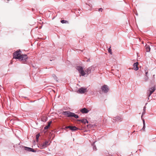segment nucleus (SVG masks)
<instances>
[{
    "label": "nucleus",
    "mask_w": 156,
    "mask_h": 156,
    "mask_svg": "<svg viewBox=\"0 0 156 156\" xmlns=\"http://www.w3.org/2000/svg\"><path fill=\"white\" fill-rule=\"evenodd\" d=\"M62 114L69 117H74L76 119L79 118V116L69 111H63L62 112Z\"/></svg>",
    "instance_id": "1"
},
{
    "label": "nucleus",
    "mask_w": 156,
    "mask_h": 156,
    "mask_svg": "<svg viewBox=\"0 0 156 156\" xmlns=\"http://www.w3.org/2000/svg\"><path fill=\"white\" fill-rule=\"evenodd\" d=\"M147 73H148V72H146V71L145 72V76H147Z\"/></svg>",
    "instance_id": "28"
},
{
    "label": "nucleus",
    "mask_w": 156,
    "mask_h": 156,
    "mask_svg": "<svg viewBox=\"0 0 156 156\" xmlns=\"http://www.w3.org/2000/svg\"><path fill=\"white\" fill-rule=\"evenodd\" d=\"M147 104V103H146L145 104H146V105Z\"/></svg>",
    "instance_id": "32"
},
{
    "label": "nucleus",
    "mask_w": 156,
    "mask_h": 156,
    "mask_svg": "<svg viewBox=\"0 0 156 156\" xmlns=\"http://www.w3.org/2000/svg\"><path fill=\"white\" fill-rule=\"evenodd\" d=\"M102 91L105 93L108 92L109 90L108 87L106 85L102 86L101 87Z\"/></svg>",
    "instance_id": "6"
},
{
    "label": "nucleus",
    "mask_w": 156,
    "mask_h": 156,
    "mask_svg": "<svg viewBox=\"0 0 156 156\" xmlns=\"http://www.w3.org/2000/svg\"><path fill=\"white\" fill-rule=\"evenodd\" d=\"M22 56L20 58H21L20 59H21V60H24V61H26V60L27 59L28 57L27 55L25 54H22L21 55Z\"/></svg>",
    "instance_id": "11"
},
{
    "label": "nucleus",
    "mask_w": 156,
    "mask_h": 156,
    "mask_svg": "<svg viewBox=\"0 0 156 156\" xmlns=\"http://www.w3.org/2000/svg\"><path fill=\"white\" fill-rule=\"evenodd\" d=\"M103 10V9L101 8H100L99 9V11H101V12H102Z\"/></svg>",
    "instance_id": "27"
},
{
    "label": "nucleus",
    "mask_w": 156,
    "mask_h": 156,
    "mask_svg": "<svg viewBox=\"0 0 156 156\" xmlns=\"http://www.w3.org/2000/svg\"><path fill=\"white\" fill-rule=\"evenodd\" d=\"M76 69L82 76H84L85 75V72L84 71L83 68L82 67L77 66L76 67Z\"/></svg>",
    "instance_id": "3"
},
{
    "label": "nucleus",
    "mask_w": 156,
    "mask_h": 156,
    "mask_svg": "<svg viewBox=\"0 0 156 156\" xmlns=\"http://www.w3.org/2000/svg\"><path fill=\"white\" fill-rule=\"evenodd\" d=\"M47 121V119H45V121Z\"/></svg>",
    "instance_id": "31"
},
{
    "label": "nucleus",
    "mask_w": 156,
    "mask_h": 156,
    "mask_svg": "<svg viewBox=\"0 0 156 156\" xmlns=\"http://www.w3.org/2000/svg\"><path fill=\"white\" fill-rule=\"evenodd\" d=\"M108 52L110 53L111 55L112 54V49H111V46H110L108 49Z\"/></svg>",
    "instance_id": "20"
},
{
    "label": "nucleus",
    "mask_w": 156,
    "mask_h": 156,
    "mask_svg": "<svg viewBox=\"0 0 156 156\" xmlns=\"http://www.w3.org/2000/svg\"><path fill=\"white\" fill-rule=\"evenodd\" d=\"M143 122V126L141 130H143L144 131L145 129V121L144 119H142Z\"/></svg>",
    "instance_id": "17"
},
{
    "label": "nucleus",
    "mask_w": 156,
    "mask_h": 156,
    "mask_svg": "<svg viewBox=\"0 0 156 156\" xmlns=\"http://www.w3.org/2000/svg\"><path fill=\"white\" fill-rule=\"evenodd\" d=\"M68 128H69V129L72 131H75L78 129L75 126H68Z\"/></svg>",
    "instance_id": "12"
},
{
    "label": "nucleus",
    "mask_w": 156,
    "mask_h": 156,
    "mask_svg": "<svg viewBox=\"0 0 156 156\" xmlns=\"http://www.w3.org/2000/svg\"><path fill=\"white\" fill-rule=\"evenodd\" d=\"M50 143L51 142H50L49 140L45 141L44 142L41 144V148H44L47 147V146L50 144Z\"/></svg>",
    "instance_id": "7"
},
{
    "label": "nucleus",
    "mask_w": 156,
    "mask_h": 156,
    "mask_svg": "<svg viewBox=\"0 0 156 156\" xmlns=\"http://www.w3.org/2000/svg\"><path fill=\"white\" fill-rule=\"evenodd\" d=\"M23 147L24 148V149L25 151H31L33 152H36V150H34V149L30 147L24 146Z\"/></svg>",
    "instance_id": "9"
},
{
    "label": "nucleus",
    "mask_w": 156,
    "mask_h": 156,
    "mask_svg": "<svg viewBox=\"0 0 156 156\" xmlns=\"http://www.w3.org/2000/svg\"><path fill=\"white\" fill-rule=\"evenodd\" d=\"M96 141H95L92 144V145L93 147V149L94 150L96 151L97 150V148L95 145H94V143Z\"/></svg>",
    "instance_id": "19"
},
{
    "label": "nucleus",
    "mask_w": 156,
    "mask_h": 156,
    "mask_svg": "<svg viewBox=\"0 0 156 156\" xmlns=\"http://www.w3.org/2000/svg\"><path fill=\"white\" fill-rule=\"evenodd\" d=\"M86 90L87 88L81 87L78 90L77 92L80 94H84L86 92Z\"/></svg>",
    "instance_id": "10"
},
{
    "label": "nucleus",
    "mask_w": 156,
    "mask_h": 156,
    "mask_svg": "<svg viewBox=\"0 0 156 156\" xmlns=\"http://www.w3.org/2000/svg\"><path fill=\"white\" fill-rule=\"evenodd\" d=\"M156 90L155 87L154 86L151 88H149V90H148L147 93L148 97L151 96L152 94Z\"/></svg>",
    "instance_id": "5"
},
{
    "label": "nucleus",
    "mask_w": 156,
    "mask_h": 156,
    "mask_svg": "<svg viewBox=\"0 0 156 156\" xmlns=\"http://www.w3.org/2000/svg\"><path fill=\"white\" fill-rule=\"evenodd\" d=\"M21 52V51L20 50L18 51H16L14 52L13 54V58L16 59H20L22 56L20 53Z\"/></svg>",
    "instance_id": "2"
},
{
    "label": "nucleus",
    "mask_w": 156,
    "mask_h": 156,
    "mask_svg": "<svg viewBox=\"0 0 156 156\" xmlns=\"http://www.w3.org/2000/svg\"><path fill=\"white\" fill-rule=\"evenodd\" d=\"M51 121L48 122V124L47 126H49V127L51 125Z\"/></svg>",
    "instance_id": "25"
},
{
    "label": "nucleus",
    "mask_w": 156,
    "mask_h": 156,
    "mask_svg": "<svg viewBox=\"0 0 156 156\" xmlns=\"http://www.w3.org/2000/svg\"><path fill=\"white\" fill-rule=\"evenodd\" d=\"M49 127V126H47L44 127V129H48Z\"/></svg>",
    "instance_id": "26"
},
{
    "label": "nucleus",
    "mask_w": 156,
    "mask_h": 156,
    "mask_svg": "<svg viewBox=\"0 0 156 156\" xmlns=\"http://www.w3.org/2000/svg\"><path fill=\"white\" fill-rule=\"evenodd\" d=\"M68 126L66 127L65 128V129H69V128H68Z\"/></svg>",
    "instance_id": "29"
},
{
    "label": "nucleus",
    "mask_w": 156,
    "mask_h": 156,
    "mask_svg": "<svg viewBox=\"0 0 156 156\" xmlns=\"http://www.w3.org/2000/svg\"><path fill=\"white\" fill-rule=\"evenodd\" d=\"M80 111L82 113H87L89 112V111L85 108L81 109Z\"/></svg>",
    "instance_id": "13"
},
{
    "label": "nucleus",
    "mask_w": 156,
    "mask_h": 156,
    "mask_svg": "<svg viewBox=\"0 0 156 156\" xmlns=\"http://www.w3.org/2000/svg\"><path fill=\"white\" fill-rule=\"evenodd\" d=\"M146 106H145L143 108V112H142V115L141 116V119L142 118V117L143 115H144L145 114V111H146Z\"/></svg>",
    "instance_id": "18"
},
{
    "label": "nucleus",
    "mask_w": 156,
    "mask_h": 156,
    "mask_svg": "<svg viewBox=\"0 0 156 156\" xmlns=\"http://www.w3.org/2000/svg\"><path fill=\"white\" fill-rule=\"evenodd\" d=\"M40 136V134L39 133H38V134H37L36 135V140L37 141V142L38 140V138H39V137Z\"/></svg>",
    "instance_id": "22"
},
{
    "label": "nucleus",
    "mask_w": 156,
    "mask_h": 156,
    "mask_svg": "<svg viewBox=\"0 0 156 156\" xmlns=\"http://www.w3.org/2000/svg\"><path fill=\"white\" fill-rule=\"evenodd\" d=\"M87 62H90V59H88L87 60Z\"/></svg>",
    "instance_id": "30"
},
{
    "label": "nucleus",
    "mask_w": 156,
    "mask_h": 156,
    "mask_svg": "<svg viewBox=\"0 0 156 156\" xmlns=\"http://www.w3.org/2000/svg\"><path fill=\"white\" fill-rule=\"evenodd\" d=\"M135 132V131H134L133 132Z\"/></svg>",
    "instance_id": "33"
},
{
    "label": "nucleus",
    "mask_w": 156,
    "mask_h": 156,
    "mask_svg": "<svg viewBox=\"0 0 156 156\" xmlns=\"http://www.w3.org/2000/svg\"><path fill=\"white\" fill-rule=\"evenodd\" d=\"M148 78L147 77V76H145L144 78V79L145 81H147L148 80Z\"/></svg>",
    "instance_id": "24"
},
{
    "label": "nucleus",
    "mask_w": 156,
    "mask_h": 156,
    "mask_svg": "<svg viewBox=\"0 0 156 156\" xmlns=\"http://www.w3.org/2000/svg\"><path fill=\"white\" fill-rule=\"evenodd\" d=\"M94 67L92 66H90L86 69L84 72L85 75L84 76H87L89 74L91 73V71L94 70Z\"/></svg>",
    "instance_id": "4"
},
{
    "label": "nucleus",
    "mask_w": 156,
    "mask_h": 156,
    "mask_svg": "<svg viewBox=\"0 0 156 156\" xmlns=\"http://www.w3.org/2000/svg\"><path fill=\"white\" fill-rule=\"evenodd\" d=\"M138 63L137 62L135 63L133 65V68L134 70L136 71L138 69Z\"/></svg>",
    "instance_id": "15"
},
{
    "label": "nucleus",
    "mask_w": 156,
    "mask_h": 156,
    "mask_svg": "<svg viewBox=\"0 0 156 156\" xmlns=\"http://www.w3.org/2000/svg\"><path fill=\"white\" fill-rule=\"evenodd\" d=\"M52 76L55 80L56 81H58L57 80V76H56V75L55 74H53L52 75Z\"/></svg>",
    "instance_id": "23"
},
{
    "label": "nucleus",
    "mask_w": 156,
    "mask_h": 156,
    "mask_svg": "<svg viewBox=\"0 0 156 156\" xmlns=\"http://www.w3.org/2000/svg\"><path fill=\"white\" fill-rule=\"evenodd\" d=\"M61 22L62 23H68V22L67 21L64 20H61Z\"/></svg>",
    "instance_id": "21"
},
{
    "label": "nucleus",
    "mask_w": 156,
    "mask_h": 156,
    "mask_svg": "<svg viewBox=\"0 0 156 156\" xmlns=\"http://www.w3.org/2000/svg\"><path fill=\"white\" fill-rule=\"evenodd\" d=\"M145 48L147 52H149L150 51L151 48L149 45L146 44L145 46Z\"/></svg>",
    "instance_id": "16"
},
{
    "label": "nucleus",
    "mask_w": 156,
    "mask_h": 156,
    "mask_svg": "<svg viewBox=\"0 0 156 156\" xmlns=\"http://www.w3.org/2000/svg\"><path fill=\"white\" fill-rule=\"evenodd\" d=\"M122 120V118L119 116H116L113 117L112 119V121L113 122H115L117 121L121 122Z\"/></svg>",
    "instance_id": "8"
},
{
    "label": "nucleus",
    "mask_w": 156,
    "mask_h": 156,
    "mask_svg": "<svg viewBox=\"0 0 156 156\" xmlns=\"http://www.w3.org/2000/svg\"><path fill=\"white\" fill-rule=\"evenodd\" d=\"M77 121L81 122L82 123L86 124V123H88V122L86 119H77Z\"/></svg>",
    "instance_id": "14"
}]
</instances>
